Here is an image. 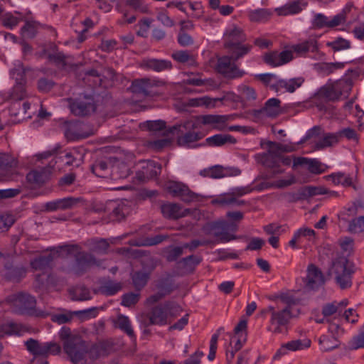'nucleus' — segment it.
Segmentation results:
<instances>
[{
    "label": "nucleus",
    "instance_id": "obj_1",
    "mask_svg": "<svg viewBox=\"0 0 364 364\" xmlns=\"http://www.w3.org/2000/svg\"><path fill=\"white\" fill-rule=\"evenodd\" d=\"M299 303V299L295 298L290 293H281L275 296L274 305H271L264 310L271 314L269 320L270 328L274 333L287 332V326L290 320L297 316L299 310L295 311L294 307Z\"/></svg>",
    "mask_w": 364,
    "mask_h": 364
},
{
    "label": "nucleus",
    "instance_id": "obj_2",
    "mask_svg": "<svg viewBox=\"0 0 364 364\" xmlns=\"http://www.w3.org/2000/svg\"><path fill=\"white\" fill-rule=\"evenodd\" d=\"M355 272L354 263L346 257H337L331 262L328 275L332 277L341 289H346L352 286V278Z\"/></svg>",
    "mask_w": 364,
    "mask_h": 364
},
{
    "label": "nucleus",
    "instance_id": "obj_3",
    "mask_svg": "<svg viewBox=\"0 0 364 364\" xmlns=\"http://www.w3.org/2000/svg\"><path fill=\"white\" fill-rule=\"evenodd\" d=\"M245 41L242 29L237 26L228 28L224 34V47L233 55L235 60H239L251 50V45L243 44Z\"/></svg>",
    "mask_w": 364,
    "mask_h": 364
},
{
    "label": "nucleus",
    "instance_id": "obj_4",
    "mask_svg": "<svg viewBox=\"0 0 364 364\" xmlns=\"http://www.w3.org/2000/svg\"><path fill=\"white\" fill-rule=\"evenodd\" d=\"M7 302L11 304L14 311L19 314H27L37 317H45L47 314L36 309V300L34 296L20 292L12 294L6 299Z\"/></svg>",
    "mask_w": 364,
    "mask_h": 364
},
{
    "label": "nucleus",
    "instance_id": "obj_5",
    "mask_svg": "<svg viewBox=\"0 0 364 364\" xmlns=\"http://www.w3.org/2000/svg\"><path fill=\"white\" fill-rule=\"evenodd\" d=\"M198 127L199 126L195 121L187 120L164 130V134L166 135L176 132L178 134H180L177 138L178 144L180 146H188L190 144L196 142L203 138V135L200 132H192Z\"/></svg>",
    "mask_w": 364,
    "mask_h": 364
},
{
    "label": "nucleus",
    "instance_id": "obj_6",
    "mask_svg": "<svg viewBox=\"0 0 364 364\" xmlns=\"http://www.w3.org/2000/svg\"><path fill=\"white\" fill-rule=\"evenodd\" d=\"M311 138H318L314 142V147L315 150H322L327 147H331L339 141L336 132H325L321 126H314L310 129L300 143H303Z\"/></svg>",
    "mask_w": 364,
    "mask_h": 364
},
{
    "label": "nucleus",
    "instance_id": "obj_7",
    "mask_svg": "<svg viewBox=\"0 0 364 364\" xmlns=\"http://www.w3.org/2000/svg\"><path fill=\"white\" fill-rule=\"evenodd\" d=\"M237 60L234 59L232 54L220 57L218 59L215 70L228 79L242 77L245 74V72L240 70L236 65Z\"/></svg>",
    "mask_w": 364,
    "mask_h": 364
},
{
    "label": "nucleus",
    "instance_id": "obj_8",
    "mask_svg": "<svg viewBox=\"0 0 364 364\" xmlns=\"http://www.w3.org/2000/svg\"><path fill=\"white\" fill-rule=\"evenodd\" d=\"M176 309V311H180V306L175 302L168 301L162 306H158L152 309L151 311L146 315L149 323L146 325H164L166 323L168 314L175 315L171 311Z\"/></svg>",
    "mask_w": 364,
    "mask_h": 364
},
{
    "label": "nucleus",
    "instance_id": "obj_9",
    "mask_svg": "<svg viewBox=\"0 0 364 364\" xmlns=\"http://www.w3.org/2000/svg\"><path fill=\"white\" fill-rule=\"evenodd\" d=\"M63 349L70 360L77 364L84 360L87 348L85 342L80 337L70 339L64 343Z\"/></svg>",
    "mask_w": 364,
    "mask_h": 364
},
{
    "label": "nucleus",
    "instance_id": "obj_10",
    "mask_svg": "<svg viewBox=\"0 0 364 364\" xmlns=\"http://www.w3.org/2000/svg\"><path fill=\"white\" fill-rule=\"evenodd\" d=\"M27 350L35 356L47 357L60 352V346L55 342L40 343L37 340L30 338L25 342Z\"/></svg>",
    "mask_w": 364,
    "mask_h": 364
},
{
    "label": "nucleus",
    "instance_id": "obj_11",
    "mask_svg": "<svg viewBox=\"0 0 364 364\" xmlns=\"http://www.w3.org/2000/svg\"><path fill=\"white\" fill-rule=\"evenodd\" d=\"M268 151L264 156L263 163L269 167H274L277 165V159L282 157L284 153L295 151L294 145L282 144L277 142L268 141Z\"/></svg>",
    "mask_w": 364,
    "mask_h": 364
},
{
    "label": "nucleus",
    "instance_id": "obj_12",
    "mask_svg": "<svg viewBox=\"0 0 364 364\" xmlns=\"http://www.w3.org/2000/svg\"><path fill=\"white\" fill-rule=\"evenodd\" d=\"M70 112L75 116L86 117L96 109L94 100L90 96L85 95L77 99H69Z\"/></svg>",
    "mask_w": 364,
    "mask_h": 364
},
{
    "label": "nucleus",
    "instance_id": "obj_13",
    "mask_svg": "<svg viewBox=\"0 0 364 364\" xmlns=\"http://www.w3.org/2000/svg\"><path fill=\"white\" fill-rule=\"evenodd\" d=\"M351 84L347 80H339L335 83L323 87L319 90V95L329 101L338 100L343 95L344 89L350 90Z\"/></svg>",
    "mask_w": 364,
    "mask_h": 364
},
{
    "label": "nucleus",
    "instance_id": "obj_14",
    "mask_svg": "<svg viewBox=\"0 0 364 364\" xmlns=\"http://www.w3.org/2000/svg\"><path fill=\"white\" fill-rule=\"evenodd\" d=\"M98 264L97 259L92 254L82 251L75 255V262L71 269L75 274L79 275L85 273L90 267Z\"/></svg>",
    "mask_w": 364,
    "mask_h": 364
},
{
    "label": "nucleus",
    "instance_id": "obj_15",
    "mask_svg": "<svg viewBox=\"0 0 364 364\" xmlns=\"http://www.w3.org/2000/svg\"><path fill=\"white\" fill-rule=\"evenodd\" d=\"M149 264V267L147 270H140L134 272L131 274L132 284L136 290L140 291L147 284L151 272L155 269L156 263L154 259L151 257H149L143 261V264Z\"/></svg>",
    "mask_w": 364,
    "mask_h": 364
},
{
    "label": "nucleus",
    "instance_id": "obj_16",
    "mask_svg": "<svg viewBox=\"0 0 364 364\" xmlns=\"http://www.w3.org/2000/svg\"><path fill=\"white\" fill-rule=\"evenodd\" d=\"M228 119V115L204 114L197 117L196 122L198 126L203 124L208 126L212 129L223 131L227 127Z\"/></svg>",
    "mask_w": 364,
    "mask_h": 364
},
{
    "label": "nucleus",
    "instance_id": "obj_17",
    "mask_svg": "<svg viewBox=\"0 0 364 364\" xmlns=\"http://www.w3.org/2000/svg\"><path fill=\"white\" fill-rule=\"evenodd\" d=\"M304 282L305 288L308 290H315L324 284L323 274L315 264H310L307 267Z\"/></svg>",
    "mask_w": 364,
    "mask_h": 364
},
{
    "label": "nucleus",
    "instance_id": "obj_18",
    "mask_svg": "<svg viewBox=\"0 0 364 364\" xmlns=\"http://www.w3.org/2000/svg\"><path fill=\"white\" fill-rule=\"evenodd\" d=\"M168 191L173 196L180 197L182 200L189 203L196 198V194L190 191L188 187L179 182H170L167 186Z\"/></svg>",
    "mask_w": 364,
    "mask_h": 364
},
{
    "label": "nucleus",
    "instance_id": "obj_19",
    "mask_svg": "<svg viewBox=\"0 0 364 364\" xmlns=\"http://www.w3.org/2000/svg\"><path fill=\"white\" fill-rule=\"evenodd\" d=\"M240 170L237 168L224 167L220 165L213 166L208 169L200 172L204 176H209L213 178H220L229 176H236L240 174Z\"/></svg>",
    "mask_w": 364,
    "mask_h": 364
},
{
    "label": "nucleus",
    "instance_id": "obj_20",
    "mask_svg": "<svg viewBox=\"0 0 364 364\" xmlns=\"http://www.w3.org/2000/svg\"><path fill=\"white\" fill-rule=\"evenodd\" d=\"M81 202H82V198H64L46 203L45 208L47 211L65 210L76 207Z\"/></svg>",
    "mask_w": 364,
    "mask_h": 364
},
{
    "label": "nucleus",
    "instance_id": "obj_21",
    "mask_svg": "<svg viewBox=\"0 0 364 364\" xmlns=\"http://www.w3.org/2000/svg\"><path fill=\"white\" fill-rule=\"evenodd\" d=\"M140 67L145 70L159 73L171 70L172 68V63L167 60L147 58H144L141 61Z\"/></svg>",
    "mask_w": 364,
    "mask_h": 364
},
{
    "label": "nucleus",
    "instance_id": "obj_22",
    "mask_svg": "<svg viewBox=\"0 0 364 364\" xmlns=\"http://www.w3.org/2000/svg\"><path fill=\"white\" fill-rule=\"evenodd\" d=\"M52 173L50 168H41L31 171L26 176L28 183L36 185L42 186L46 183Z\"/></svg>",
    "mask_w": 364,
    "mask_h": 364
},
{
    "label": "nucleus",
    "instance_id": "obj_23",
    "mask_svg": "<svg viewBox=\"0 0 364 364\" xmlns=\"http://www.w3.org/2000/svg\"><path fill=\"white\" fill-rule=\"evenodd\" d=\"M308 3L305 0H293L275 9L278 16L294 15L300 13Z\"/></svg>",
    "mask_w": 364,
    "mask_h": 364
},
{
    "label": "nucleus",
    "instance_id": "obj_24",
    "mask_svg": "<svg viewBox=\"0 0 364 364\" xmlns=\"http://www.w3.org/2000/svg\"><path fill=\"white\" fill-rule=\"evenodd\" d=\"M161 213L164 217L168 219H178L186 216L191 212L190 209L182 210L177 203H166L161 206Z\"/></svg>",
    "mask_w": 364,
    "mask_h": 364
},
{
    "label": "nucleus",
    "instance_id": "obj_25",
    "mask_svg": "<svg viewBox=\"0 0 364 364\" xmlns=\"http://www.w3.org/2000/svg\"><path fill=\"white\" fill-rule=\"evenodd\" d=\"M281 101L277 98H271L268 100L263 108L254 110V115L259 117L260 114H265L267 117H274L280 112Z\"/></svg>",
    "mask_w": 364,
    "mask_h": 364
},
{
    "label": "nucleus",
    "instance_id": "obj_26",
    "mask_svg": "<svg viewBox=\"0 0 364 364\" xmlns=\"http://www.w3.org/2000/svg\"><path fill=\"white\" fill-rule=\"evenodd\" d=\"M18 166V161L12 156L0 153V179L9 176V171Z\"/></svg>",
    "mask_w": 364,
    "mask_h": 364
},
{
    "label": "nucleus",
    "instance_id": "obj_27",
    "mask_svg": "<svg viewBox=\"0 0 364 364\" xmlns=\"http://www.w3.org/2000/svg\"><path fill=\"white\" fill-rule=\"evenodd\" d=\"M63 127L64 134L69 141L85 139L92 134V133L80 132V124L76 122H66Z\"/></svg>",
    "mask_w": 364,
    "mask_h": 364
},
{
    "label": "nucleus",
    "instance_id": "obj_28",
    "mask_svg": "<svg viewBox=\"0 0 364 364\" xmlns=\"http://www.w3.org/2000/svg\"><path fill=\"white\" fill-rule=\"evenodd\" d=\"M161 169V164L154 161H148L146 164V166L142 167V170L141 171L137 172V177L142 180L143 178H152L160 174Z\"/></svg>",
    "mask_w": 364,
    "mask_h": 364
},
{
    "label": "nucleus",
    "instance_id": "obj_29",
    "mask_svg": "<svg viewBox=\"0 0 364 364\" xmlns=\"http://www.w3.org/2000/svg\"><path fill=\"white\" fill-rule=\"evenodd\" d=\"M153 86L154 83L149 78H142L134 80L131 85V90L134 93L148 96L150 95V90Z\"/></svg>",
    "mask_w": 364,
    "mask_h": 364
},
{
    "label": "nucleus",
    "instance_id": "obj_30",
    "mask_svg": "<svg viewBox=\"0 0 364 364\" xmlns=\"http://www.w3.org/2000/svg\"><path fill=\"white\" fill-rule=\"evenodd\" d=\"M84 245L92 252L104 255L107 252L109 243L105 239H90L85 242Z\"/></svg>",
    "mask_w": 364,
    "mask_h": 364
},
{
    "label": "nucleus",
    "instance_id": "obj_31",
    "mask_svg": "<svg viewBox=\"0 0 364 364\" xmlns=\"http://www.w3.org/2000/svg\"><path fill=\"white\" fill-rule=\"evenodd\" d=\"M112 350L111 345L106 341H101L93 345L87 353L92 359H97L102 356L107 355Z\"/></svg>",
    "mask_w": 364,
    "mask_h": 364
},
{
    "label": "nucleus",
    "instance_id": "obj_32",
    "mask_svg": "<svg viewBox=\"0 0 364 364\" xmlns=\"http://www.w3.org/2000/svg\"><path fill=\"white\" fill-rule=\"evenodd\" d=\"M228 230V225L225 221L208 223L203 227V231L206 235L213 234L216 237H218L223 232Z\"/></svg>",
    "mask_w": 364,
    "mask_h": 364
},
{
    "label": "nucleus",
    "instance_id": "obj_33",
    "mask_svg": "<svg viewBox=\"0 0 364 364\" xmlns=\"http://www.w3.org/2000/svg\"><path fill=\"white\" fill-rule=\"evenodd\" d=\"M236 141V139L230 134H215L206 139L210 146H221L226 144H235Z\"/></svg>",
    "mask_w": 364,
    "mask_h": 364
},
{
    "label": "nucleus",
    "instance_id": "obj_34",
    "mask_svg": "<svg viewBox=\"0 0 364 364\" xmlns=\"http://www.w3.org/2000/svg\"><path fill=\"white\" fill-rule=\"evenodd\" d=\"M5 269V277L6 279L14 282H18L26 274V271L23 268L14 267L11 264H6Z\"/></svg>",
    "mask_w": 364,
    "mask_h": 364
},
{
    "label": "nucleus",
    "instance_id": "obj_35",
    "mask_svg": "<svg viewBox=\"0 0 364 364\" xmlns=\"http://www.w3.org/2000/svg\"><path fill=\"white\" fill-rule=\"evenodd\" d=\"M304 80L302 77L291 78L289 80H279L276 86L279 88H284L287 92H294L297 88L300 87Z\"/></svg>",
    "mask_w": 364,
    "mask_h": 364
},
{
    "label": "nucleus",
    "instance_id": "obj_36",
    "mask_svg": "<svg viewBox=\"0 0 364 364\" xmlns=\"http://www.w3.org/2000/svg\"><path fill=\"white\" fill-rule=\"evenodd\" d=\"M291 50L299 55H303L309 51L314 52L317 50L316 41L315 40H309L291 47Z\"/></svg>",
    "mask_w": 364,
    "mask_h": 364
},
{
    "label": "nucleus",
    "instance_id": "obj_37",
    "mask_svg": "<svg viewBox=\"0 0 364 364\" xmlns=\"http://www.w3.org/2000/svg\"><path fill=\"white\" fill-rule=\"evenodd\" d=\"M129 175V168L124 163L117 164L111 167L109 176L112 180L124 179L127 178Z\"/></svg>",
    "mask_w": 364,
    "mask_h": 364
},
{
    "label": "nucleus",
    "instance_id": "obj_38",
    "mask_svg": "<svg viewBox=\"0 0 364 364\" xmlns=\"http://www.w3.org/2000/svg\"><path fill=\"white\" fill-rule=\"evenodd\" d=\"M122 289L121 282H115L112 280L105 282L100 287L99 291L106 296H112Z\"/></svg>",
    "mask_w": 364,
    "mask_h": 364
},
{
    "label": "nucleus",
    "instance_id": "obj_39",
    "mask_svg": "<svg viewBox=\"0 0 364 364\" xmlns=\"http://www.w3.org/2000/svg\"><path fill=\"white\" fill-rule=\"evenodd\" d=\"M344 63H318L315 64L316 70L323 75H330L335 70L342 69L344 67Z\"/></svg>",
    "mask_w": 364,
    "mask_h": 364
},
{
    "label": "nucleus",
    "instance_id": "obj_40",
    "mask_svg": "<svg viewBox=\"0 0 364 364\" xmlns=\"http://www.w3.org/2000/svg\"><path fill=\"white\" fill-rule=\"evenodd\" d=\"M202 258L198 256L190 255L183 258L179 264L186 272H193L196 267L200 263Z\"/></svg>",
    "mask_w": 364,
    "mask_h": 364
},
{
    "label": "nucleus",
    "instance_id": "obj_41",
    "mask_svg": "<svg viewBox=\"0 0 364 364\" xmlns=\"http://www.w3.org/2000/svg\"><path fill=\"white\" fill-rule=\"evenodd\" d=\"M72 299L85 301L91 299L90 290L84 286H77L70 290Z\"/></svg>",
    "mask_w": 364,
    "mask_h": 364
},
{
    "label": "nucleus",
    "instance_id": "obj_42",
    "mask_svg": "<svg viewBox=\"0 0 364 364\" xmlns=\"http://www.w3.org/2000/svg\"><path fill=\"white\" fill-rule=\"evenodd\" d=\"M53 259V257L51 254L41 256L31 261V267L35 270H45L49 267Z\"/></svg>",
    "mask_w": 364,
    "mask_h": 364
},
{
    "label": "nucleus",
    "instance_id": "obj_43",
    "mask_svg": "<svg viewBox=\"0 0 364 364\" xmlns=\"http://www.w3.org/2000/svg\"><path fill=\"white\" fill-rule=\"evenodd\" d=\"M115 325L117 328H120L126 333L130 338H134V332L132 328L129 318L124 315H119L115 321Z\"/></svg>",
    "mask_w": 364,
    "mask_h": 364
},
{
    "label": "nucleus",
    "instance_id": "obj_44",
    "mask_svg": "<svg viewBox=\"0 0 364 364\" xmlns=\"http://www.w3.org/2000/svg\"><path fill=\"white\" fill-rule=\"evenodd\" d=\"M91 171L98 177L107 178L109 176V168L107 162L105 161H95L91 166Z\"/></svg>",
    "mask_w": 364,
    "mask_h": 364
},
{
    "label": "nucleus",
    "instance_id": "obj_45",
    "mask_svg": "<svg viewBox=\"0 0 364 364\" xmlns=\"http://www.w3.org/2000/svg\"><path fill=\"white\" fill-rule=\"evenodd\" d=\"M321 348L323 351H328L337 348L339 345L336 336H332L328 337L327 336H322L318 340Z\"/></svg>",
    "mask_w": 364,
    "mask_h": 364
},
{
    "label": "nucleus",
    "instance_id": "obj_46",
    "mask_svg": "<svg viewBox=\"0 0 364 364\" xmlns=\"http://www.w3.org/2000/svg\"><path fill=\"white\" fill-rule=\"evenodd\" d=\"M326 46L331 48L334 52H338L350 48L351 43L349 41L341 37H338L331 42H328Z\"/></svg>",
    "mask_w": 364,
    "mask_h": 364
},
{
    "label": "nucleus",
    "instance_id": "obj_47",
    "mask_svg": "<svg viewBox=\"0 0 364 364\" xmlns=\"http://www.w3.org/2000/svg\"><path fill=\"white\" fill-rule=\"evenodd\" d=\"M164 253L168 262H173L183 255V247L168 246L164 250Z\"/></svg>",
    "mask_w": 364,
    "mask_h": 364
},
{
    "label": "nucleus",
    "instance_id": "obj_48",
    "mask_svg": "<svg viewBox=\"0 0 364 364\" xmlns=\"http://www.w3.org/2000/svg\"><path fill=\"white\" fill-rule=\"evenodd\" d=\"M311 341L309 339L304 340H294L285 343V347L288 350L296 351L300 350L310 347Z\"/></svg>",
    "mask_w": 364,
    "mask_h": 364
},
{
    "label": "nucleus",
    "instance_id": "obj_49",
    "mask_svg": "<svg viewBox=\"0 0 364 364\" xmlns=\"http://www.w3.org/2000/svg\"><path fill=\"white\" fill-rule=\"evenodd\" d=\"M26 90L23 82H18L14 86L11 92L10 93V98L13 101L23 100L26 97Z\"/></svg>",
    "mask_w": 364,
    "mask_h": 364
},
{
    "label": "nucleus",
    "instance_id": "obj_50",
    "mask_svg": "<svg viewBox=\"0 0 364 364\" xmlns=\"http://www.w3.org/2000/svg\"><path fill=\"white\" fill-rule=\"evenodd\" d=\"M168 235H157L154 237H146L140 243L134 244L136 246H152L162 242L168 238Z\"/></svg>",
    "mask_w": 364,
    "mask_h": 364
},
{
    "label": "nucleus",
    "instance_id": "obj_51",
    "mask_svg": "<svg viewBox=\"0 0 364 364\" xmlns=\"http://www.w3.org/2000/svg\"><path fill=\"white\" fill-rule=\"evenodd\" d=\"M9 113L11 116L18 118V121H21V117L25 116V112L22 109V100L13 101L9 107Z\"/></svg>",
    "mask_w": 364,
    "mask_h": 364
},
{
    "label": "nucleus",
    "instance_id": "obj_52",
    "mask_svg": "<svg viewBox=\"0 0 364 364\" xmlns=\"http://www.w3.org/2000/svg\"><path fill=\"white\" fill-rule=\"evenodd\" d=\"M282 197L287 203H296L306 199L307 194L305 191H301L296 193H286Z\"/></svg>",
    "mask_w": 364,
    "mask_h": 364
},
{
    "label": "nucleus",
    "instance_id": "obj_53",
    "mask_svg": "<svg viewBox=\"0 0 364 364\" xmlns=\"http://www.w3.org/2000/svg\"><path fill=\"white\" fill-rule=\"evenodd\" d=\"M348 230L352 233H358L364 231V216H360L352 220L348 225Z\"/></svg>",
    "mask_w": 364,
    "mask_h": 364
},
{
    "label": "nucleus",
    "instance_id": "obj_54",
    "mask_svg": "<svg viewBox=\"0 0 364 364\" xmlns=\"http://www.w3.org/2000/svg\"><path fill=\"white\" fill-rule=\"evenodd\" d=\"M140 294L137 293L125 294L122 298V305L127 307L135 305L139 300Z\"/></svg>",
    "mask_w": 364,
    "mask_h": 364
},
{
    "label": "nucleus",
    "instance_id": "obj_55",
    "mask_svg": "<svg viewBox=\"0 0 364 364\" xmlns=\"http://www.w3.org/2000/svg\"><path fill=\"white\" fill-rule=\"evenodd\" d=\"M236 201L235 197L232 196L231 192L220 195L217 198L212 200L213 204L230 205Z\"/></svg>",
    "mask_w": 364,
    "mask_h": 364
},
{
    "label": "nucleus",
    "instance_id": "obj_56",
    "mask_svg": "<svg viewBox=\"0 0 364 364\" xmlns=\"http://www.w3.org/2000/svg\"><path fill=\"white\" fill-rule=\"evenodd\" d=\"M338 135V141L341 137H346L349 140H355L356 142L358 141V137L353 129L351 128H345L336 132Z\"/></svg>",
    "mask_w": 364,
    "mask_h": 364
},
{
    "label": "nucleus",
    "instance_id": "obj_57",
    "mask_svg": "<svg viewBox=\"0 0 364 364\" xmlns=\"http://www.w3.org/2000/svg\"><path fill=\"white\" fill-rule=\"evenodd\" d=\"M15 218L11 214H4L0 216V230H7L13 225Z\"/></svg>",
    "mask_w": 364,
    "mask_h": 364
},
{
    "label": "nucleus",
    "instance_id": "obj_58",
    "mask_svg": "<svg viewBox=\"0 0 364 364\" xmlns=\"http://www.w3.org/2000/svg\"><path fill=\"white\" fill-rule=\"evenodd\" d=\"M328 24L329 20L325 15L322 14H317L315 15L312 22L313 26L316 28H321L324 27L328 28Z\"/></svg>",
    "mask_w": 364,
    "mask_h": 364
},
{
    "label": "nucleus",
    "instance_id": "obj_59",
    "mask_svg": "<svg viewBox=\"0 0 364 364\" xmlns=\"http://www.w3.org/2000/svg\"><path fill=\"white\" fill-rule=\"evenodd\" d=\"M264 60L267 64L273 67L282 65L279 60V53L277 51L267 53L264 56Z\"/></svg>",
    "mask_w": 364,
    "mask_h": 364
},
{
    "label": "nucleus",
    "instance_id": "obj_60",
    "mask_svg": "<svg viewBox=\"0 0 364 364\" xmlns=\"http://www.w3.org/2000/svg\"><path fill=\"white\" fill-rule=\"evenodd\" d=\"M20 331V326L14 323L4 324L0 326V333L13 335L18 334Z\"/></svg>",
    "mask_w": 364,
    "mask_h": 364
},
{
    "label": "nucleus",
    "instance_id": "obj_61",
    "mask_svg": "<svg viewBox=\"0 0 364 364\" xmlns=\"http://www.w3.org/2000/svg\"><path fill=\"white\" fill-rule=\"evenodd\" d=\"M13 77L15 79L16 83L24 82L25 69L21 63H18L16 68L11 70Z\"/></svg>",
    "mask_w": 364,
    "mask_h": 364
},
{
    "label": "nucleus",
    "instance_id": "obj_62",
    "mask_svg": "<svg viewBox=\"0 0 364 364\" xmlns=\"http://www.w3.org/2000/svg\"><path fill=\"white\" fill-rule=\"evenodd\" d=\"M21 33L23 36L33 38L36 36V27L33 22H26L21 28Z\"/></svg>",
    "mask_w": 364,
    "mask_h": 364
},
{
    "label": "nucleus",
    "instance_id": "obj_63",
    "mask_svg": "<svg viewBox=\"0 0 364 364\" xmlns=\"http://www.w3.org/2000/svg\"><path fill=\"white\" fill-rule=\"evenodd\" d=\"M146 127L151 132L162 131L166 128V122L163 120L147 121Z\"/></svg>",
    "mask_w": 364,
    "mask_h": 364
},
{
    "label": "nucleus",
    "instance_id": "obj_64",
    "mask_svg": "<svg viewBox=\"0 0 364 364\" xmlns=\"http://www.w3.org/2000/svg\"><path fill=\"white\" fill-rule=\"evenodd\" d=\"M239 90L247 100H255L257 97L256 92L252 87L242 85L239 87Z\"/></svg>",
    "mask_w": 364,
    "mask_h": 364
}]
</instances>
